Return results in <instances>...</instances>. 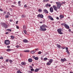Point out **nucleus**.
<instances>
[{"instance_id": "f257e3e1", "label": "nucleus", "mask_w": 73, "mask_h": 73, "mask_svg": "<svg viewBox=\"0 0 73 73\" xmlns=\"http://www.w3.org/2000/svg\"><path fill=\"white\" fill-rule=\"evenodd\" d=\"M47 26L43 24L40 27V30L41 31H46Z\"/></svg>"}, {"instance_id": "f03ea898", "label": "nucleus", "mask_w": 73, "mask_h": 73, "mask_svg": "<svg viewBox=\"0 0 73 73\" xmlns=\"http://www.w3.org/2000/svg\"><path fill=\"white\" fill-rule=\"evenodd\" d=\"M1 25L2 27L3 28H5L7 29L8 28V25H7L5 23H1Z\"/></svg>"}, {"instance_id": "7ed1b4c3", "label": "nucleus", "mask_w": 73, "mask_h": 73, "mask_svg": "<svg viewBox=\"0 0 73 73\" xmlns=\"http://www.w3.org/2000/svg\"><path fill=\"white\" fill-rule=\"evenodd\" d=\"M56 4L57 5L58 9H60L61 6V3L60 2H56Z\"/></svg>"}, {"instance_id": "20e7f679", "label": "nucleus", "mask_w": 73, "mask_h": 73, "mask_svg": "<svg viewBox=\"0 0 73 73\" xmlns=\"http://www.w3.org/2000/svg\"><path fill=\"white\" fill-rule=\"evenodd\" d=\"M53 60L52 59H50L49 60V61L47 63H46V65H50L52 63V62H53Z\"/></svg>"}, {"instance_id": "39448f33", "label": "nucleus", "mask_w": 73, "mask_h": 73, "mask_svg": "<svg viewBox=\"0 0 73 73\" xmlns=\"http://www.w3.org/2000/svg\"><path fill=\"white\" fill-rule=\"evenodd\" d=\"M4 44H6V45H9V44H10V42H9V40H5V41Z\"/></svg>"}, {"instance_id": "423d86ee", "label": "nucleus", "mask_w": 73, "mask_h": 73, "mask_svg": "<svg viewBox=\"0 0 73 73\" xmlns=\"http://www.w3.org/2000/svg\"><path fill=\"white\" fill-rule=\"evenodd\" d=\"M62 31V29H58L57 30V31L58 32V33L60 35H62L63 34V33L61 32Z\"/></svg>"}, {"instance_id": "0eeeda50", "label": "nucleus", "mask_w": 73, "mask_h": 73, "mask_svg": "<svg viewBox=\"0 0 73 73\" xmlns=\"http://www.w3.org/2000/svg\"><path fill=\"white\" fill-rule=\"evenodd\" d=\"M37 17L39 18H41L42 19L43 17H44V16L42 14H39L37 15Z\"/></svg>"}, {"instance_id": "6e6552de", "label": "nucleus", "mask_w": 73, "mask_h": 73, "mask_svg": "<svg viewBox=\"0 0 73 73\" xmlns=\"http://www.w3.org/2000/svg\"><path fill=\"white\" fill-rule=\"evenodd\" d=\"M60 61L61 62H62V63H63V62H64L65 61H66L67 60H66V58H64L61 59Z\"/></svg>"}, {"instance_id": "1a4fd4ad", "label": "nucleus", "mask_w": 73, "mask_h": 73, "mask_svg": "<svg viewBox=\"0 0 73 73\" xmlns=\"http://www.w3.org/2000/svg\"><path fill=\"white\" fill-rule=\"evenodd\" d=\"M53 7L54 10L55 11H57V7L55 6L54 5H53Z\"/></svg>"}, {"instance_id": "9d476101", "label": "nucleus", "mask_w": 73, "mask_h": 73, "mask_svg": "<svg viewBox=\"0 0 73 73\" xmlns=\"http://www.w3.org/2000/svg\"><path fill=\"white\" fill-rule=\"evenodd\" d=\"M23 42L25 43H28V42H29V41H28V40L26 39H23Z\"/></svg>"}, {"instance_id": "9b49d317", "label": "nucleus", "mask_w": 73, "mask_h": 73, "mask_svg": "<svg viewBox=\"0 0 73 73\" xmlns=\"http://www.w3.org/2000/svg\"><path fill=\"white\" fill-rule=\"evenodd\" d=\"M64 27L66 28V29H69V26H68V25L66 24L64 25Z\"/></svg>"}, {"instance_id": "f8f14e48", "label": "nucleus", "mask_w": 73, "mask_h": 73, "mask_svg": "<svg viewBox=\"0 0 73 73\" xmlns=\"http://www.w3.org/2000/svg\"><path fill=\"white\" fill-rule=\"evenodd\" d=\"M33 58L35 59V60H38V57H35V56H33Z\"/></svg>"}, {"instance_id": "ddd939ff", "label": "nucleus", "mask_w": 73, "mask_h": 73, "mask_svg": "<svg viewBox=\"0 0 73 73\" xmlns=\"http://www.w3.org/2000/svg\"><path fill=\"white\" fill-rule=\"evenodd\" d=\"M48 19H49L51 20H52V21H53L54 19L50 15L48 16Z\"/></svg>"}, {"instance_id": "4468645a", "label": "nucleus", "mask_w": 73, "mask_h": 73, "mask_svg": "<svg viewBox=\"0 0 73 73\" xmlns=\"http://www.w3.org/2000/svg\"><path fill=\"white\" fill-rule=\"evenodd\" d=\"M50 12H53V7H51L50 8Z\"/></svg>"}, {"instance_id": "2eb2a0df", "label": "nucleus", "mask_w": 73, "mask_h": 73, "mask_svg": "<svg viewBox=\"0 0 73 73\" xmlns=\"http://www.w3.org/2000/svg\"><path fill=\"white\" fill-rule=\"evenodd\" d=\"M56 45L57 48L59 49H60L61 47V45H60V44H57Z\"/></svg>"}, {"instance_id": "dca6fc26", "label": "nucleus", "mask_w": 73, "mask_h": 73, "mask_svg": "<svg viewBox=\"0 0 73 73\" xmlns=\"http://www.w3.org/2000/svg\"><path fill=\"white\" fill-rule=\"evenodd\" d=\"M51 6V5H50V4H49L48 3L46 5L45 7H46V8H48V7H50Z\"/></svg>"}, {"instance_id": "f3484780", "label": "nucleus", "mask_w": 73, "mask_h": 73, "mask_svg": "<svg viewBox=\"0 0 73 73\" xmlns=\"http://www.w3.org/2000/svg\"><path fill=\"white\" fill-rule=\"evenodd\" d=\"M12 50V49L11 48H8L6 49V51L7 52H11Z\"/></svg>"}, {"instance_id": "a211bd4d", "label": "nucleus", "mask_w": 73, "mask_h": 73, "mask_svg": "<svg viewBox=\"0 0 73 73\" xmlns=\"http://www.w3.org/2000/svg\"><path fill=\"white\" fill-rule=\"evenodd\" d=\"M43 12H44V13H48V10H46V9H45L44 10H43Z\"/></svg>"}, {"instance_id": "6ab92c4d", "label": "nucleus", "mask_w": 73, "mask_h": 73, "mask_svg": "<svg viewBox=\"0 0 73 73\" xmlns=\"http://www.w3.org/2000/svg\"><path fill=\"white\" fill-rule=\"evenodd\" d=\"M36 50H34V51H31V54H34V53H36Z\"/></svg>"}, {"instance_id": "aec40b11", "label": "nucleus", "mask_w": 73, "mask_h": 73, "mask_svg": "<svg viewBox=\"0 0 73 73\" xmlns=\"http://www.w3.org/2000/svg\"><path fill=\"white\" fill-rule=\"evenodd\" d=\"M39 70H40V69H39V68H36L35 70L34 71L35 72H37L39 71Z\"/></svg>"}, {"instance_id": "412c9836", "label": "nucleus", "mask_w": 73, "mask_h": 73, "mask_svg": "<svg viewBox=\"0 0 73 73\" xmlns=\"http://www.w3.org/2000/svg\"><path fill=\"white\" fill-rule=\"evenodd\" d=\"M28 61L29 62H32V59L31 58H30L28 59Z\"/></svg>"}, {"instance_id": "4be33fe9", "label": "nucleus", "mask_w": 73, "mask_h": 73, "mask_svg": "<svg viewBox=\"0 0 73 73\" xmlns=\"http://www.w3.org/2000/svg\"><path fill=\"white\" fill-rule=\"evenodd\" d=\"M21 1H19L18 2V5L19 6H20V7H21Z\"/></svg>"}, {"instance_id": "5701e85b", "label": "nucleus", "mask_w": 73, "mask_h": 73, "mask_svg": "<svg viewBox=\"0 0 73 73\" xmlns=\"http://www.w3.org/2000/svg\"><path fill=\"white\" fill-rule=\"evenodd\" d=\"M24 52H29V50H25L24 51Z\"/></svg>"}, {"instance_id": "b1692460", "label": "nucleus", "mask_w": 73, "mask_h": 73, "mask_svg": "<svg viewBox=\"0 0 73 73\" xmlns=\"http://www.w3.org/2000/svg\"><path fill=\"white\" fill-rule=\"evenodd\" d=\"M60 17L61 19H63V18L64 17V16L61 15L60 16Z\"/></svg>"}, {"instance_id": "393cba45", "label": "nucleus", "mask_w": 73, "mask_h": 73, "mask_svg": "<svg viewBox=\"0 0 73 73\" xmlns=\"http://www.w3.org/2000/svg\"><path fill=\"white\" fill-rule=\"evenodd\" d=\"M21 64L22 65H25V63L24 62H22Z\"/></svg>"}, {"instance_id": "a878e982", "label": "nucleus", "mask_w": 73, "mask_h": 73, "mask_svg": "<svg viewBox=\"0 0 73 73\" xmlns=\"http://www.w3.org/2000/svg\"><path fill=\"white\" fill-rule=\"evenodd\" d=\"M9 62L11 64H12V62H13V61L11 60H9Z\"/></svg>"}, {"instance_id": "bb28decb", "label": "nucleus", "mask_w": 73, "mask_h": 73, "mask_svg": "<svg viewBox=\"0 0 73 73\" xmlns=\"http://www.w3.org/2000/svg\"><path fill=\"white\" fill-rule=\"evenodd\" d=\"M23 32L25 35L27 34V31H26V30H24Z\"/></svg>"}, {"instance_id": "cd10ccee", "label": "nucleus", "mask_w": 73, "mask_h": 73, "mask_svg": "<svg viewBox=\"0 0 73 73\" xmlns=\"http://www.w3.org/2000/svg\"><path fill=\"white\" fill-rule=\"evenodd\" d=\"M10 37H11L12 39H13L14 38H15V36L12 35H11L10 36Z\"/></svg>"}, {"instance_id": "c85d7f7f", "label": "nucleus", "mask_w": 73, "mask_h": 73, "mask_svg": "<svg viewBox=\"0 0 73 73\" xmlns=\"http://www.w3.org/2000/svg\"><path fill=\"white\" fill-rule=\"evenodd\" d=\"M21 17L22 18H24V17H25V15H21Z\"/></svg>"}, {"instance_id": "c756f323", "label": "nucleus", "mask_w": 73, "mask_h": 73, "mask_svg": "<svg viewBox=\"0 0 73 73\" xmlns=\"http://www.w3.org/2000/svg\"><path fill=\"white\" fill-rule=\"evenodd\" d=\"M48 60V58H44L43 59V60L44 61H46V60Z\"/></svg>"}, {"instance_id": "7c9ffc66", "label": "nucleus", "mask_w": 73, "mask_h": 73, "mask_svg": "<svg viewBox=\"0 0 73 73\" xmlns=\"http://www.w3.org/2000/svg\"><path fill=\"white\" fill-rule=\"evenodd\" d=\"M5 18H9V15H6L5 16Z\"/></svg>"}, {"instance_id": "2f4dec72", "label": "nucleus", "mask_w": 73, "mask_h": 73, "mask_svg": "<svg viewBox=\"0 0 73 73\" xmlns=\"http://www.w3.org/2000/svg\"><path fill=\"white\" fill-rule=\"evenodd\" d=\"M38 11H39V12H42V10L41 9H39L38 10Z\"/></svg>"}, {"instance_id": "473e14b6", "label": "nucleus", "mask_w": 73, "mask_h": 73, "mask_svg": "<svg viewBox=\"0 0 73 73\" xmlns=\"http://www.w3.org/2000/svg\"><path fill=\"white\" fill-rule=\"evenodd\" d=\"M66 52L68 53V54H70V53H69V50H66Z\"/></svg>"}, {"instance_id": "72a5a7b5", "label": "nucleus", "mask_w": 73, "mask_h": 73, "mask_svg": "<svg viewBox=\"0 0 73 73\" xmlns=\"http://www.w3.org/2000/svg\"><path fill=\"white\" fill-rule=\"evenodd\" d=\"M41 51H39L38 52V54H41Z\"/></svg>"}, {"instance_id": "f704fd0d", "label": "nucleus", "mask_w": 73, "mask_h": 73, "mask_svg": "<svg viewBox=\"0 0 73 73\" xmlns=\"http://www.w3.org/2000/svg\"><path fill=\"white\" fill-rule=\"evenodd\" d=\"M7 31H9L10 32H12V30L11 29H7Z\"/></svg>"}, {"instance_id": "c9c22d12", "label": "nucleus", "mask_w": 73, "mask_h": 73, "mask_svg": "<svg viewBox=\"0 0 73 73\" xmlns=\"http://www.w3.org/2000/svg\"><path fill=\"white\" fill-rule=\"evenodd\" d=\"M5 61L6 62H8V61H9V59H8V58H7L6 59Z\"/></svg>"}, {"instance_id": "e433bc0d", "label": "nucleus", "mask_w": 73, "mask_h": 73, "mask_svg": "<svg viewBox=\"0 0 73 73\" xmlns=\"http://www.w3.org/2000/svg\"><path fill=\"white\" fill-rule=\"evenodd\" d=\"M23 29H26V26H23Z\"/></svg>"}, {"instance_id": "4c0bfd02", "label": "nucleus", "mask_w": 73, "mask_h": 73, "mask_svg": "<svg viewBox=\"0 0 73 73\" xmlns=\"http://www.w3.org/2000/svg\"><path fill=\"white\" fill-rule=\"evenodd\" d=\"M7 13V15H8L9 16L10 15V13H9V12H8Z\"/></svg>"}, {"instance_id": "58836bf2", "label": "nucleus", "mask_w": 73, "mask_h": 73, "mask_svg": "<svg viewBox=\"0 0 73 73\" xmlns=\"http://www.w3.org/2000/svg\"><path fill=\"white\" fill-rule=\"evenodd\" d=\"M65 24H65V23H63L62 24H61V25H64V26L65 27Z\"/></svg>"}, {"instance_id": "ea45409f", "label": "nucleus", "mask_w": 73, "mask_h": 73, "mask_svg": "<svg viewBox=\"0 0 73 73\" xmlns=\"http://www.w3.org/2000/svg\"><path fill=\"white\" fill-rule=\"evenodd\" d=\"M24 7L25 8H27V5H25L24 6Z\"/></svg>"}, {"instance_id": "a19ab883", "label": "nucleus", "mask_w": 73, "mask_h": 73, "mask_svg": "<svg viewBox=\"0 0 73 73\" xmlns=\"http://www.w3.org/2000/svg\"><path fill=\"white\" fill-rule=\"evenodd\" d=\"M20 73V71L19 70H18L17 71V73Z\"/></svg>"}, {"instance_id": "79ce46f5", "label": "nucleus", "mask_w": 73, "mask_h": 73, "mask_svg": "<svg viewBox=\"0 0 73 73\" xmlns=\"http://www.w3.org/2000/svg\"><path fill=\"white\" fill-rule=\"evenodd\" d=\"M16 47L18 48H19V45H17L16 46Z\"/></svg>"}, {"instance_id": "37998d69", "label": "nucleus", "mask_w": 73, "mask_h": 73, "mask_svg": "<svg viewBox=\"0 0 73 73\" xmlns=\"http://www.w3.org/2000/svg\"><path fill=\"white\" fill-rule=\"evenodd\" d=\"M7 48H11V47L10 46H7Z\"/></svg>"}, {"instance_id": "c03bdc74", "label": "nucleus", "mask_w": 73, "mask_h": 73, "mask_svg": "<svg viewBox=\"0 0 73 73\" xmlns=\"http://www.w3.org/2000/svg\"><path fill=\"white\" fill-rule=\"evenodd\" d=\"M0 11H1L2 12L3 11V9H0Z\"/></svg>"}, {"instance_id": "a18cd8bd", "label": "nucleus", "mask_w": 73, "mask_h": 73, "mask_svg": "<svg viewBox=\"0 0 73 73\" xmlns=\"http://www.w3.org/2000/svg\"><path fill=\"white\" fill-rule=\"evenodd\" d=\"M29 68H33V67H32V66H29Z\"/></svg>"}, {"instance_id": "49530a36", "label": "nucleus", "mask_w": 73, "mask_h": 73, "mask_svg": "<svg viewBox=\"0 0 73 73\" xmlns=\"http://www.w3.org/2000/svg\"><path fill=\"white\" fill-rule=\"evenodd\" d=\"M0 59L1 60H2V59H3V57H1L0 58Z\"/></svg>"}, {"instance_id": "de8ad7c7", "label": "nucleus", "mask_w": 73, "mask_h": 73, "mask_svg": "<svg viewBox=\"0 0 73 73\" xmlns=\"http://www.w3.org/2000/svg\"><path fill=\"white\" fill-rule=\"evenodd\" d=\"M16 28H17V29H19V27L18 26H17Z\"/></svg>"}, {"instance_id": "09e8293b", "label": "nucleus", "mask_w": 73, "mask_h": 73, "mask_svg": "<svg viewBox=\"0 0 73 73\" xmlns=\"http://www.w3.org/2000/svg\"><path fill=\"white\" fill-rule=\"evenodd\" d=\"M9 33L8 32H7L5 33L6 35H8V34Z\"/></svg>"}, {"instance_id": "8fccbe9b", "label": "nucleus", "mask_w": 73, "mask_h": 73, "mask_svg": "<svg viewBox=\"0 0 73 73\" xmlns=\"http://www.w3.org/2000/svg\"><path fill=\"white\" fill-rule=\"evenodd\" d=\"M9 21L10 22H12V21H12L11 19H10Z\"/></svg>"}, {"instance_id": "3c124183", "label": "nucleus", "mask_w": 73, "mask_h": 73, "mask_svg": "<svg viewBox=\"0 0 73 73\" xmlns=\"http://www.w3.org/2000/svg\"><path fill=\"white\" fill-rule=\"evenodd\" d=\"M62 4H65V2H62Z\"/></svg>"}, {"instance_id": "603ef678", "label": "nucleus", "mask_w": 73, "mask_h": 73, "mask_svg": "<svg viewBox=\"0 0 73 73\" xmlns=\"http://www.w3.org/2000/svg\"><path fill=\"white\" fill-rule=\"evenodd\" d=\"M56 19L57 20H59V18L58 17H56Z\"/></svg>"}, {"instance_id": "864d4df0", "label": "nucleus", "mask_w": 73, "mask_h": 73, "mask_svg": "<svg viewBox=\"0 0 73 73\" xmlns=\"http://www.w3.org/2000/svg\"><path fill=\"white\" fill-rule=\"evenodd\" d=\"M40 59H41V60H43V58H42V57H41L40 58Z\"/></svg>"}, {"instance_id": "5fc2aeb1", "label": "nucleus", "mask_w": 73, "mask_h": 73, "mask_svg": "<svg viewBox=\"0 0 73 73\" xmlns=\"http://www.w3.org/2000/svg\"><path fill=\"white\" fill-rule=\"evenodd\" d=\"M31 71H34V70L33 69H31Z\"/></svg>"}, {"instance_id": "6e6d98bb", "label": "nucleus", "mask_w": 73, "mask_h": 73, "mask_svg": "<svg viewBox=\"0 0 73 73\" xmlns=\"http://www.w3.org/2000/svg\"><path fill=\"white\" fill-rule=\"evenodd\" d=\"M66 50H68V48L67 47H66Z\"/></svg>"}, {"instance_id": "4d7b16f0", "label": "nucleus", "mask_w": 73, "mask_h": 73, "mask_svg": "<svg viewBox=\"0 0 73 73\" xmlns=\"http://www.w3.org/2000/svg\"><path fill=\"white\" fill-rule=\"evenodd\" d=\"M68 31L69 32H70L71 31V30H70V29H68Z\"/></svg>"}, {"instance_id": "13d9d810", "label": "nucleus", "mask_w": 73, "mask_h": 73, "mask_svg": "<svg viewBox=\"0 0 73 73\" xmlns=\"http://www.w3.org/2000/svg\"><path fill=\"white\" fill-rule=\"evenodd\" d=\"M13 3V4H15L16 3V2L15 1Z\"/></svg>"}, {"instance_id": "bf43d9fd", "label": "nucleus", "mask_w": 73, "mask_h": 73, "mask_svg": "<svg viewBox=\"0 0 73 73\" xmlns=\"http://www.w3.org/2000/svg\"><path fill=\"white\" fill-rule=\"evenodd\" d=\"M3 13H4V14H6V12L5 11H4V12Z\"/></svg>"}, {"instance_id": "052dcab7", "label": "nucleus", "mask_w": 73, "mask_h": 73, "mask_svg": "<svg viewBox=\"0 0 73 73\" xmlns=\"http://www.w3.org/2000/svg\"><path fill=\"white\" fill-rule=\"evenodd\" d=\"M43 2H45V1H46V0H43Z\"/></svg>"}, {"instance_id": "680f3d73", "label": "nucleus", "mask_w": 73, "mask_h": 73, "mask_svg": "<svg viewBox=\"0 0 73 73\" xmlns=\"http://www.w3.org/2000/svg\"><path fill=\"white\" fill-rule=\"evenodd\" d=\"M46 2H48V1H49V0H46Z\"/></svg>"}, {"instance_id": "e2e57ef3", "label": "nucleus", "mask_w": 73, "mask_h": 73, "mask_svg": "<svg viewBox=\"0 0 73 73\" xmlns=\"http://www.w3.org/2000/svg\"><path fill=\"white\" fill-rule=\"evenodd\" d=\"M15 7V6H13V5L11 6V7Z\"/></svg>"}, {"instance_id": "0e129e2a", "label": "nucleus", "mask_w": 73, "mask_h": 73, "mask_svg": "<svg viewBox=\"0 0 73 73\" xmlns=\"http://www.w3.org/2000/svg\"><path fill=\"white\" fill-rule=\"evenodd\" d=\"M38 50V48H37L36 49V50Z\"/></svg>"}, {"instance_id": "69168bd1", "label": "nucleus", "mask_w": 73, "mask_h": 73, "mask_svg": "<svg viewBox=\"0 0 73 73\" xmlns=\"http://www.w3.org/2000/svg\"><path fill=\"white\" fill-rule=\"evenodd\" d=\"M16 24H18V21H17L16 22Z\"/></svg>"}, {"instance_id": "338daca9", "label": "nucleus", "mask_w": 73, "mask_h": 73, "mask_svg": "<svg viewBox=\"0 0 73 73\" xmlns=\"http://www.w3.org/2000/svg\"><path fill=\"white\" fill-rule=\"evenodd\" d=\"M40 24H42V22H40Z\"/></svg>"}, {"instance_id": "774afa93", "label": "nucleus", "mask_w": 73, "mask_h": 73, "mask_svg": "<svg viewBox=\"0 0 73 73\" xmlns=\"http://www.w3.org/2000/svg\"><path fill=\"white\" fill-rule=\"evenodd\" d=\"M70 73H73L72 72H70Z\"/></svg>"}]
</instances>
